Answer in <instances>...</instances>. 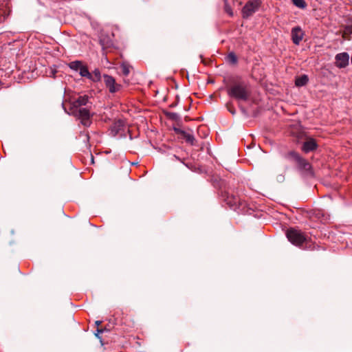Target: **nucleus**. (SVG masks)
<instances>
[{
    "mask_svg": "<svg viewBox=\"0 0 352 352\" xmlns=\"http://www.w3.org/2000/svg\"><path fill=\"white\" fill-rule=\"evenodd\" d=\"M230 96L236 100L245 101L250 96V91L247 86L243 83H238L232 85L228 89Z\"/></svg>",
    "mask_w": 352,
    "mask_h": 352,
    "instance_id": "1",
    "label": "nucleus"
},
{
    "mask_svg": "<svg viewBox=\"0 0 352 352\" xmlns=\"http://www.w3.org/2000/svg\"><path fill=\"white\" fill-rule=\"evenodd\" d=\"M286 236L288 240L296 246H300L306 241V237L303 233L294 228L287 230Z\"/></svg>",
    "mask_w": 352,
    "mask_h": 352,
    "instance_id": "2",
    "label": "nucleus"
},
{
    "mask_svg": "<svg viewBox=\"0 0 352 352\" xmlns=\"http://www.w3.org/2000/svg\"><path fill=\"white\" fill-rule=\"evenodd\" d=\"M261 0H249L242 9L243 18H248L257 12L261 6Z\"/></svg>",
    "mask_w": 352,
    "mask_h": 352,
    "instance_id": "3",
    "label": "nucleus"
},
{
    "mask_svg": "<svg viewBox=\"0 0 352 352\" xmlns=\"http://www.w3.org/2000/svg\"><path fill=\"white\" fill-rule=\"evenodd\" d=\"M104 82L107 88H108L110 93H116L121 89V85L116 83L113 77L104 74L103 76Z\"/></svg>",
    "mask_w": 352,
    "mask_h": 352,
    "instance_id": "4",
    "label": "nucleus"
},
{
    "mask_svg": "<svg viewBox=\"0 0 352 352\" xmlns=\"http://www.w3.org/2000/svg\"><path fill=\"white\" fill-rule=\"evenodd\" d=\"M78 113V116L80 120L81 124L85 126H89L91 122V113L88 109L87 108H79L76 110Z\"/></svg>",
    "mask_w": 352,
    "mask_h": 352,
    "instance_id": "5",
    "label": "nucleus"
},
{
    "mask_svg": "<svg viewBox=\"0 0 352 352\" xmlns=\"http://www.w3.org/2000/svg\"><path fill=\"white\" fill-rule=\"evenodd\" d=\"M349 55L346 52L338 54L336 56V66L340 68H344L349 64Z\"/></svg>",
    "mask_w": 352,
    "mask_h": 352,
    "instance_id": "6",
    "label": "nucleus"
},
{
    "mask_svg": "<svg viewBox=\"0 0 352 352\" xmlns=\"http://www.w3.org/2000/svg\"><path fill=\"white\" fill-rule=\"evenodd\" d=\"M292 39L294 44L299 45L303 38L304 32L300 27H295L292 30Z\"/></svg>",
    "mask_w": 352,
    "mask_h": 352,
    "instance_id": "7",
    "label": "nucleus"
},
{
    "mask_svg": "<svg viewBox=\"0 0 352 352\" xmlns=\"http://www.w3.org/2000/svg\"><path fill=\"white\" fill-rule=\"evenodd\" d=\"M89 102V97L87 96H80L74 102V107L78 110L79 108H82V106H86Z\"/></svg>",
    "mask_w": 352,
    "mask_h": 352,
    "instance_id": "8",
    "label": "nucleus"
},
{
    "mask_svg": "<svg viewBox=\"0 0 352 352\" xmlns=\"http://www.w3.org/2000/svg\"><path fill=\"white\" fill-rule=\"evenodd\" d=\"M317 148V144L314 139H309L304 142L302 150L305 153H309L315 150Z\"/></svg>",
    "mask_w": 352,
    "mask_h": 352,
    "instance_id": "9",
    "label": "nucleus"
},
{
    "mask_svg": "<svg viewBox=\"0 0 352 352\" xmlns=\"http://www.w3.org/2000/svg\"><path fill=\"white\" fill-rule=\"evenodd\" d=\"M296 162H297L299 168L304 170L308 171L311 169L310 164L302 157H300V159L298 161H297Z\"/></svg>",
    "mask_w": 352,
    "mask_h": 352,
    "instance_id": "10",
    "label": "nucleus"
},
{
    "mask_svg": "<svg viewBox=\"0 0 352 352\" xmlns=\"http://www.w3.org/2000/svg\"><path fill=\"white\" fill-rule=\"evenodd\" d=\"M101 73L98 69H95L93 73H90L89 80L94 82H99L101 80Z\"/></svg>",
    "mask_w": 352,
    "mask_h": 352,
    "instance_id": "11",
    "label": "nucleus"
},
{
    "mask_svg": "<svg viewBox=\"0 0 352 352\" xmlns=\"http://www.w3.org/2000/svg\"><path fill=\"white\" fill-rule=\"evenodd\" d=\"M308 80L309 78L307 75H302L296 78L295 84L297 87H302L305 85L307 83Z\"/></svg>",
    "mask_w": 352,
    "mask_h": 352,
    "instance_id": "12",
    "label": "nucleus"
},
{
    "mask_svg": "<svg viewBox=\"0 0 352 352\" xmlns=\"http://www.w3.org/2000/svg\"><path fill=\"white\" fill-rule=\"evenodd\" d=\"M123 124V122L121 120H118L113 124L111 126V132L113 135H116L122 129Z\"/></svg>",
    "mask_w": 352,
    "mask_h": 352,
    "instance_id": "13",
    "label": "nucleus"
},
{
    "mask_svg": "<svg viewBox=\"0 0 352 352\" xmlns=\"http://www.w3.org/2000/svg\"><path fill=\"white\" fill-rule=\"evenodd\" d=\"M344 37L347 39L352 38V16L350 18V24L348 25L344 31Z\"/></svg>",
    "mask_w": 352,
    "mask_h": 352,
    "instance_id": "14",
    "label": "nucleus"
},
{
    "mask_svg": "<svg viewBox=\"0 0 352 352\" xmlns=\"http://www.w3.org/2000/svg\"><path fill=\"white\" fill-rule=\"evenodd\" d=\"M83 64L80 60H75L69 63V67L71 69L74 71H79L80 68L82 67Z\"/></svg>",
    "mask_w": 352,
    "mask_h": 352,
    "instance_id": "15",
    "label": "nucleus"
},
{
    "mask_svg": "<svg viewBox=\"0 0 352 352\" xmlns=\"http://www.w3.org/2000/svg\"><path fill=\"white\" fill-rule=\"evenodd\" d=\"M182 134L183 138L186 140V142L190 143V144H193L195 138L191 133L185 131H182Z\"/></svg>",
    "mask_w": 352,
    "mask_h": 352,
    "instance_id": "16",
    "label": "nucleus"
},
{
    "mask_svg": "<svg viewBox=\"0 0 352 352\" xmlns=\"http://www.w3.org/2000/svg\"><path fill=\"white\" fill-rule=\"evenodd\" d=\"M79 74L82 77H85L89 80L90 72H89V69L86 65H82V67L79 70Z\"/></svg>",
    "mask_w": 352,
    "mask_h": 352,
    "instance_id": "17",
    "label": "nucleus"
},
{
    "mask_svg": "<svg viewBox=\"0 0 352 352\" xmlns=\"http://www.w3.org/2000/svg\"><path fill=\"white\" fill-rule=\"evenodd\" d=\"M293 3L298 8H305L307 4L304 0H292Z\"/></svg>",
    "mask_w": 352,
    "mask_h": 352,
    "instance_id": "18",
    "label": "nucleus"
},
{
    "mask_svg": "<svg viewBox=\"0 0 352 352\" xmlns=\"http://www.w3.org/2000/svg\"><path fill=\"white\" fill-rule=\"evenodd\" d=\"M121 70L124 76H128L130 73V67L128 65L123 63L121 65Z\"/></svg>",
    "mask_w": 352,
    "mask_h": 352,
    "instance_id": "19",
    "label": "nucleus"
},
{
    "mask_svg": "<svg viewBox=\"0 0 352 352\" xmlns=\"http://www.w3.org/2000/svg\"><path fill=\"white\" fill-rule=\"evenodd\" d=\"M224 3H225V5H224L225 12L226 13H228L230 16H232L233 12H232V10L230 6L228 4V1H224Z\"/></svg>",
    "mask_w": 352,
    "mask_h": 352,
    "instance_id": "20",
    "label": "nucleus"
},
{
    "mask_svg": "<svg viewBox=\"0 0 352 352\" xmlns=\"http://www.w3.org/2000/svg\"><path fill=\"white\" fill-rule=\"evenodd\" d=\"M289 156L292 157L296 162L298 161L300 159V156L296 152L292 151L289 153Z\"/></svg>",
    "mask_w": 352,
    "mask_h": 352,
    "instance_id": "21",
    "label": "nucleus"
},
{
    "mask_svg": "<svg viewBox=\"0 0 352 352\" xmlns=\"http://www.w3.org/2000/svg\"><path fill=\"white\" fill-rule=\"evenodd\" d=\"M228 59L232 63H235L236 62V57L234 53H230L228 56Z\"/></svg>",
    "mask_w": 352,
    "mask_h": 352,
    "instance_id": "22",
    "label": "nucleus"
},
{
    "mask_svg": "<svg viewBox=\"0 0 352 352\" xmlns=\"http://www.w3.org/2000/svg\"><path fill=\"white\" fill-rule=\"evenodd\" d=\"M103 332V330L102 329H98L97 330V333H95L96 336L98 338H100V337L99 336V334L102 333Z\"/></svg>",
    "mask_w": 352,
    "mask_h": 352,
    "instance_id": "23",
    "label": "nucleus"
},
{
    "mask_svg": "<svg viewBox=\"0 0 352 352\" xmlns=\"http://www.w3.org/2000/svg\"><path fill=\"white\" fill-rule=\"evenodd\" d=\"M100 324H101V321H99V320L96 321V324L97 326H99Z\"/></svg>",
    "mask_w": 352,
    "mask_h": 352,
    "instance_id": "24",
    "label": "nucleus"
},
{
    "mask_svg": "<svg viewBox=\"0 0 352 352\" xmlns=\"http://www.w3.org/2000/svg\"><path fill=\"white\" fill-rule=\"evenodd\" d=\"M85 137L86 140H89V135H88L87 134H86V135H85Z\"/></svg>",
    "mask_w": 352,
    "mask_h": 352,
    "instance_id": "25",
    "label": "nucleus"
},
{
    "mask_svg": "<svg viewBox=\"0 0 352 352\" xmlns=\"http://www.w3.org/2000/svg\"><path fill=\"white\" fill-rule=\"evenodd\" d=\"M230 112L233 114L234 113V110L230 111Z\"/></svg>",
    "mask_w": 352,
    "mask_h": 352,
    "instance_id": "26",
    "label": "nucleus"
},
{
    "mask_svg": "<svg viewBox=\"0 0 352 352\" xmlns=\"http://www.w3.org/2000/svg\"><path fill=\"white\" fill-rule=\"evenodd\" d=\"M230 112L233 114L234 113V110L230 111Z\"/></svg>",
    "mask_w": 352,
    "mask_h": 352,
    "instance_id": "27",
    "label": "nucleus"
}]
</instances>
